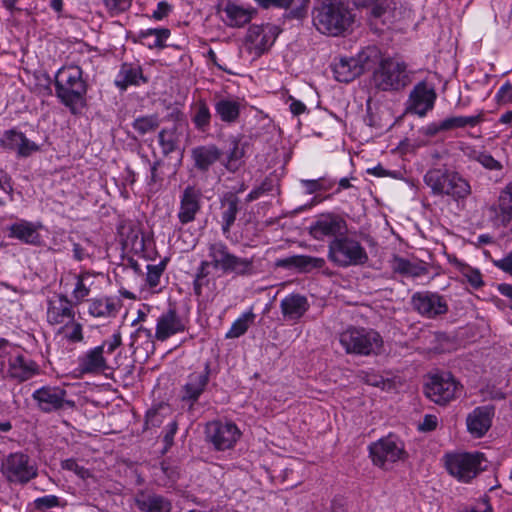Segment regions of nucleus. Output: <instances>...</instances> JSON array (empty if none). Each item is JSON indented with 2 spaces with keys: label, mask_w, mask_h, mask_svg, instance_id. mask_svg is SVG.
Masks as SVG:
<instances>
[{
  "label": "nucleus",
  "mask_w": 512,
  "mask_h": 512,
  "mask_svg": "<svg viewBox=\"0 0 512 512\" xmlns=\"http://www.w3.org/2000/svg\"><path fill=\"white\" fill-rule=\"evenodd\" d=\"M230 148L226 154V169L235 172L239 168V160L245 156V147L247 142H242L239 137H231L229 139Z\"/></svg>",
  "instance_id": "obj_41"
},
{
  "label": "nucleus",
  "mask_w": 512,
  "mask_h": 512,
  "mask_svg": "<svg viewBox=\"0 0 512 512\" xmlns=\"http://www.w3.org/2000/svg\"><path fill=\"white\" fill-rule=\"evenodd\" d=\"M135 505L141 512H171L172 503L163 495L139 491L135 497Z\"/></svg>",
  "instance_id": "obj_28"
},
{
  "label": "nucleus",
  "mask_w": 512,
  "mask_h": 512,
  "mask_svg": "<svg viewBox=\"0 0 512 512\" xmlns=\"http://www.w3.org/2000/svg\"><path fill=\"white\" fill-rule=\"evenodd\" d=\"M34 507L38 511H46L60 506V498L56 495H46L39 497L33 502Z\"/></svg>",
  "instance_id": "obj_54"
},
{
  "label": "nucleus",
  "mask_w": 512,
  "mask_h": 512,
  "mask_svg": "<svg viewBox=\"0 0 512 512\" xmlns=\"http://www.w3.org/2000/svg\"><path fill=\"white\" fill-rule=\"evenodd\" d=\"M61 467L64 470L74 472L81 479H86L91 476L90 471L87 468H85L84 466H80L77 463V461L73 458L63 460L61 462Z\"/></svg>",
  "instance_id": "obj_55"
},
{
  "label": "nucleus",
  "mask_w": 512,
  "mask_h": 512,
  "mask_svg": "<svg viewBox=\"0 0 512 512\" xmlns=\"http://www.w3.org/2000/svg\"><path fill=\"white\" fill-rule=\"evenodd\" d=\"M367 6H370V18L371 19H382L385 17L387 13V2H378L373 4H366Z\"/></svg>",
  "instance_id": "obj_62"
},
{
  "label": "nucleus",
  "mask_w": 512,
  "mask_h": 512,
  "mask_svg": "<svg viewBox=\"0 0 512 512\" xmlns=\"http://www.w3.org/2000/svg\"><path fill=\"white\" fill-rule=\"evenodd\" d=\"M109 11L120 13L127 11L131 5L132 0H103Z\"/></svg>",
  "instance_id": "obj_58"
},
{
  "label": "nucleus",
  "mask_w": 512,
  "mask_h": 512,
  "mask_svg": "<svg viewBox=\"0 0 512 512\" xmlns=\"http://www.w3.org/2000/svg\"><path fill=\"white\" fill-rule=\"evenodd\" d=\"M361 378L366 384L374 387L384 388L386 385V380L383 378V376L376 374L374 372H363Z\"/></svg>",
  "instance_id": "obj_60"
},
{
  "label": "nucleus",
  "mask_w": 512,
  "mask_h": 512,
  "mask_svg": "<svg viewBox=\"0 0 512 512\" xmlns=\"http://www.w3.org/2000/svg\"><path fill=\"white\" fill-rule=\"evenodd\" d=\"M160 470L165 479L162 480L163 486H172L179 477V472L176 467L167 465L165 462L161 463Z\"/></svg>",
  "instance_id": "obj_57"
},
{
  "label": "nucleus",
  "mask_w": 512,
  "mask_h": 512,
  "mask_svg": "<svg viewBox=\"0 0 512 512\" xmlns=\"http://www.w3.org/2000/svg\"><path fill=\"white\" fill-rule=\"evenodd\" d=\"M482 120L481 115L452 116L441 121V128L450 131L458 128L474 127Z\"/></svg>",
  "instance_id": "obj_43"
},
{
  "label": "nucleus",
  "mask_w": 512,
  "mask_h": 512,
  "mask_svg": "<svg viewBox=\"0 0 512 512\" xmlns=\"http://www.w3.org/2000/svg\"><path fill=\"white\" fill-rule=\"evenodd\" d=\"M165 265V262H161L157 265H147L146 281L151 288H154L159 284L160 277L165 270Z\"/></svg>",
  "instance_id": "obj_53"
},
{
  "label": "nucleus",
  "mask_w": 512,
  "mask_h": 512,
  "mask_svg": "<svg viewBox=\"0 0 512 512\" xmlns=\"http://www.w3.org/2000/svg\"><path fill=\"white\" fill-rule=\"evenodd\" d=\"M169 36L170 30L168 28H150L141 30L138 34L140 42L149 49L164 48L166 46L165 41Z\"/></svg>",
  "instance_id": "obj_38"
},
{
  "label": "nucleus",
  "mask_w": 512,
  "mask_h": 512,
  "mask_svg": "<svg viewBox=\"0 0 512 512\" xmlns=\"http://www.w3.org/2000/svg\"><path fill=\"white\" fill-rule=\"evenodd\" d=\"M208 260L200 263V274L209 275L210 268L220 271L223 274L227 272V266L231 258L232 252L227 244L223 241H215L207 246Z\"/></svg>",
  "instance_id": "obj_16"
},
{
  "label": "nucleus",
  "mask_w": 512,
  "mask_h": 512,
  "mask_svg": "<svg viewBox=\"0 0 512 512\" xmlns=\"http://www.w3.org/2000/svg\"><path fill=\"white\" fill-rule=\"evenodd\" d=\"M486 458L481 452L457 453L447 455L446 468L448 472L461 482L468 483L481 471L485 470L483 463Z\"/></svg>",
  "instance_id": "obj_6"
},
{
  "label": "nucleus",
  "mask_w": 512,
  "mask_h": 512,
  "mask_svg": "<svg viewBox=\"0 0 512 512\" xmlns=\"http://www.w3.org/2000/svg\"><path fill=\"white\" fill-rule=\"evenodd\" d=\"M240 436V430L230 421L214 420L208 422L205 427L206 441L217 451L233 448Z\"/></svg>",
  "instance_id": "obj_10"
},
{
  "label": "nucleus",
  "mask_w": 512,
  "mask_h": 512,
  "mask_svg": "<svg viewBox=\"0 0 512 512\" xmlns=\"http://www.w3.org/2000/svg\"><path fill=\"white\" fill-rule=\"evenodd\" d=\"M158 140L164 156H168L178 148L175 129H162L158 134Z\"/></svg>",
  "instance_id": "obj_49"
},
{
  "label": "nucleus",
  "mask_w": 512,
  "mask_h": 512,
  "mask_svg": "<svg viewBox=\"0 0 512 512\" xmlns=\"http://www.w3.org/2000/svg\"><path fill=\"white\" fill-rule=\"evenodd\" d=\"M47 321L52 325L70 323L75 312L72 302L63 294H57L48 300Z\"/></svg>",
  "instance_id": "obj_21"
},
{
  "label": "nucleus",
  "mask_w": 512,
  "mask_h": 512,
  "mask_svg": "<svg viewBox=\"0 0 512 512\" xmlns=\"http://www.w3.org/2000/svg\"><path fill=\"white\" fill-rule=\"evenodd\" d=\"M122 302L116 297H99L88 300V313L95 318L116 317Z\"/></svg>",
  "instance_id": "obj_30"
},
{
  "label": "nucleus",
  "mask_w": 512,
  "mask_h": 512,
  "mask_svg": "<svg viewBox=\"0 0 512 512\" xmlns=\"http://www.w3.org/2000/svg\"><path fill=\"white\" fill-rule=\"evenodd\" d=\"M7 231L10 238L18 239L26 244L40 245L41 243V236L31 222L21 220L12 223L7 227Z\"/></svg>",
  "instance_id": "obj_32"
},
{
  "label": "nucleus",
  "mask_w": 512,
  "mask_h": 512,
  "mask_svg": "<svg viewBox=\"0 0 512 512\" xmlns=\"http://www.w3.org/2000/svg\"><path fill=\"white\" fill-rule=\"evenodd\" d=\"M489 216L497 226H506L512 219V182L500 193L498 203L489 207Z\"/></svg>",
  "instance_id": "obj_26"
},
{
  "label": "nucleus",
  "mask_w": 512,
  "mask_h": 512,
  "mask_svg": "<svg viewBox=\"0 0 512 512\" xmlns=\"http://www.w3.org/2000/svg\"><path fill=\"white\" fill-rule=\"evenodd\" d=\"M65 327L70 330L66 334V338L70 342L77 343L83 340V328L80 323L72 320L70 323H65Z\"/></svg>",
  "instance_id": "obj_56"
},
{
  "label": "nucleus",
  "mask_w": 512,
  "mask_h": 512,
  "mask_svg": "<svg viewBox=\"0 0 512 512\" xmlns=\"http://www.w3.org/2000/svg\"><path fill=\"white\" fill-rule=\"evenodd\" d=\"M368 449L373 464L380 468H385L387 463H395L407 457L404 443L393 434L371 443Z\"/></svg>",
  "instance_id": "obj_7"
},
{
  "label": "nucleus",
  "mask_w": 512,
  "mask_h": 512,
  "mask_svg": "<svg viewBox=\"0 0 512 512\" xmlns=\"http://www.w3.org/2000/svg\"><path fill=\"white\" fill-rule=\"evenodd\" d=\"M40 374V366L36 361L23 353L10 354L6 377L18 384L31 380Z\"/></svg>",
  "instance_id": "obj_12"
},
{
  "label": "nucleus",
  "mask_w": 512,
  "mask_h": 512,
  "mask_svg": "<svg viewBox=\"0 0 512 512\" xmlns=\"http://www.w3.org/2000/svg\"><path fill=\"white\" fill-rule=\"evenodd\" d=\"M93 275V272L89 270H83L76 276V284L72 295L78 303L89 295L91 283L88 284L87 280Z\"/></svg>",
  "instance_id": "obj_48"
},
{
  "label": "nucleus",
  "mask_w": 512,
  "mask_h": 512,
  "mask_svg": "<svg viewBox=\"0 0 512 512\" xmlns=\"http://www.w3.org/2000/svg\"><path fill=\"white\" fill-rule=\"evenodd\" d=\"M147 82L144 77L142 68L138 64L123 63L115 80V85L120 90H126L130 85H139V81Z\"/></svg>",
  "instance_id": "obj_34"
},
{
  "label": "nucleus",
  "mask_w": 512,
  "mask_h": 512,
  "mask_svg": "<svg viewBox=\"0 0 512 512\" xmlns=\"http://www.w3.org/2000/svg\"><path fill=\"white\" fill-rule=\"evenodd\" d=\"M355 64L361 69V75L368 70L375 69L384 60L379 49L375 46H368L361 50L355 57Z\"/></svg>",
  "instance_id": "obj_40"
},
{
  "label": "nucleus",
  "mask_w": 512,
  "mask_h": 512,
  "mask_svg": "<svg viewBox=\"0 0 512 512\" xmlns=\"http://www.w3.org/2000/svg\"><path fill=\"white\" fill-rule=\"evenodd\" d=\"M122 343V337L120 331H116L112 337L105 340L101 346H104V352L111 354L113 353Z\"/></svg>",
  "instance_id": "obj_61"
},
{
  "label": "nucleus",
  "mask_w": 512,
  "mask_h": 512,
  "mask_svg": "<svg viewBox=\"0 0 512 512\" xmlns=\"http://www.w3.org/2000/svg\"><path fill=\"white\" fill-rule=\"evenodd\" d=\"M225 17L222 18L224 23L233 28H240L248 24L257 14L254 8H244L234 2L227 1L223 8Z\"/></svg>",
  "instance_id": "obj_29"
},
{
  "label": "nucleus",
  "mask_w": 512,
  "mask_h": 512,
  "mask_svg": "<svg viewBox=\"0 0 512 512\" xmlns=\"http://www.w3.org/2000/svg\"><path fill=\"white\" fill-rule=\"evenodd\" d=\"M32 399L44 413L75 407V402L67 399V391L60 386H43L33 392Z\"/></svg>",
  "instance_id": "obj_11"
},
{
  "label": "nucleus",
  "mask_w": 512,
  "mask_h": 512,
  "mask_svg": "<svg viewBox=\"0 0 512 512\" xmlns=\"http://www.w3.org/2000/svg\"><path fill=\"white\" fill-rule=\"evenodd\" d=\"M494 265L512 275V251L504 258L494 261Z\"/></svg>",
  "instance_id": "obj_64"
},
{
  "label": "nucleus",
  "mask_w": 512,
  "mask_h": 512,
  "mask_svg": "<svg viewBox=\"0 0 512 512\" xmlns=\"http://www.w3.org/2000/svg\"><path fill=\"white\" fill-rule=\"evenodd\" d=\"M310 304L306 296L292 293L280 302L281 313L286 320L297 321L309 310Z\"/></svg>",
  "instance_id": "obj_27"
},
{
  "label": "nucleus",
  "mask_w": 512,
  "mask_h": 512,
  "mask_svg": "<svg viewBox=\"0 0 512 512\" xmlns=\"http://www.w3.org/2000/svg\"><path fill=\"white\" fill-rule=\"evenodd\" d=\"M210 372V362H206L203 371L190 373L187 382L182 387L181 400L188 402L192 407L205 391L209 383Z\"/></svg>",
  "instance_id": "obj_17"
},
{
  "label": "nucleus",
  "mask_w": 512,
  "mask_h": 512,
  "mask_svg": "<svg viewBox=\"0 0 512 512\" xmlns=\"http://www.w3.org/2000/svg\"><path fill=\"white\" fill-rule=\"evenodd\" d=\"M436 98L437 94L434 87L426 81H420L409 94L407 111L423 117L433 109Z\"/></svg>",
  "instance_id": "obj_15"
},
{
  "label": "nucleus",
  "mask_w": 512,
  "mask_h": 512,
  "mask_svg": "<svg viewBox=\"0 0 512 512\" xmlns=\"http://www.w3.org/2000/svg\"><path fill=\"white\" fill-rule=\"evenodd\" d=\"M461 384L449 372L434 374L425 384V395L438 405H446L456 398Z\"/></svg>",
  "instance_id": "obj_9"
},
{
  "label": "nucleus",
  "mask_w": 512,
  "mask_h": 512,
  "mask_svg": "<svg viewBox=\"0 0 512 512\" xmlns=\"http://www.w3.org/2000/svg\"><path fill=\"white\" fill-rule=\"evenodd\" d=\"M493 417V406L476 407L466 418L468 432L476 438L483 437L490 429Z\"/></svg>",
  "instance_id": "obj_22"
},
{
  "label": "nucleus",
  "mask_w": 512,
  "mask_h": 512,
  "mask_svg": "<svg viewBox=\"0 0 512 512\" xmlns=\"http://www.w3.org/2000/svg\"><path fill=\"white\" fill-rule=\"evenodd\" d=\"M469 158L478 162L483 168L489 171H497L500 172L503 170L502 163L495 159L489 152L482 150H473Z\"/></svg>",
  "instance_id": "obj_45"
},
{
  "label": "nucleus",
  "mask_w": 512,
  "mask_h": 512,
  "mask_svg": "<svg viewBox=\"0 0 512 512\" xmlns=\"http://www.w3.org/2000/svg\"><path fill=\"white\" fill-rule=\"evenodd\" d=\"M496 99L499 103H507L512 100V84L510 82L504 83L499 88Z\"/></svg>",
  "instance_id": "obj_63"
},
{
  "label": "nucleus",
  "mask_w": 512,
  "mask_h": 512,
  "mask_svg": "<svg viewBox=\"0 0 512 512\" xmlns=\"http://www.w3.org/2000/svg\"><path fill=\"white\" fill-rule=\"evenodd\" d=\"M79 66L60 68L54 79L55 95L72 114L86 105L88 85Z\"/></svg>",
  "instance_id": "obj_2"
},
{
  "label": "nucleus",
  "mask_w": 512,
  "mask_h": 512,
  "mask_svg": "<svg viewBox=\"0 0 512 512\" xmlns=\"http://www.w3.org/2000/svg\"><path fill=\"white\" fill-rule=\"evenodd\" d=\"M190 153L193 167L200 173H207L224 155L222 149L212 143L198 145Z\"/></svg>",
  "instance_id": "obj_20"
},
{
  "label": "nucleus",
  "mask_w": 512,
  "mask_h": 512,
  "mask_svg": "<svg viewBox=\"0 0 512 512\" xmlns=\"http://www.w3.org/2000/svg\"><path fill=\"white\" fill-rule=\"evenodd\" d=\"M413 308L422 316L436 318L448 312L445 298L430 291L416 292L411 297Z\"/></svg>",
  "instance_id": "obj_14"
},
{
  "label": "nucleus",
  "mask_w": 512,
  "mask_h": 512,
  "mask_svg": "<svg viewBox=\"0 0 512 512\" xmlns=\"http://www.w3.org/2000/svg\"><path fill=\"white\" fill-rule=\"evenodd\" d=\"M240 112L241 104L237 100L221 98L215 103V113L224 123H236L239 119Z\"/></svg>",
  "instance_id": "obj_36"
},
{
  "label": "nucleus",
  "mask_w": 512,
  "mask_h": 512,
  "mask_svg": "<svg viewBox=\"0 0 512 512\" xmlns=\"http://www.w3.org/2000/svg\"><path fill=\"white\" fill-rule=\"evenodd\" d=\"M277 267L295 269L299 273H311L313 270H320L326 266V261L321 257L309 255H293L277 260Z\"/></svg>",
  "instance_id": "obj_25"
},
{
  "label": "nucleus",
  "mask_w": 512,
  "mask_h": 512,
  "mask_svg": "<svg viewBox=\"0 0 512 512\" xmlns=\"http://www.w3.org/2000/svg\"><path fill=\"white\" fill-rule=\"evenodd\" d=\"M334 77L338 82L349 83L361 75V69L353 57H341L332 65Z\"/></svg>",
  "instance_id": "obj_35"
},
{
  "label": "nucleus",
  "mask_w": 512,
  "mask_h": 512,
  "mask_svg": "<svg viewBox=\"0 0 512 512\" xmlns=\"http://www.w3.org/2000/svg\"><path fill=\"white\" fill-rule=\"evenodd\" d=\"M411 82L407 64L394 58H385L373 70L371 83L383 92H398Z\"/></svg>",
  "instance_id": "obj_3"
},
{
  "label": "nucleus",
  "mask_w": 512,
  "mask_h": 512,
  "mask_svg": "<svg viewBox=\"0 0 512 512\" xmlns=\"http://www.w3.org/2000/svg\"><path fill=\"white\" fill-rule=\"evenodd\" d=\"M22 136L23 133L16 131L15 129L7 130L0 139V145L7 150L18 151L20 141H23Z\"/></svg>",
  "instance_id": "obj_50"
},
{
  "label": "nucleus",
  "mask_w": 512,
  "mask_h": 512,
  "mask_svg": "<svg viewBox=\"0 0 512 512\" xmlns=\"http://www.w3.org/2000/svg\"><path fill=\"white\" fill-rule=\"evenodd\" d=\"M90 246L89 240H85L84 243L73 242L72 253L74 260L81 262L85 259L93 258L94 252Z\"/></svg>",
  "instance_id": "obj_52"
},
{
  "label": "nucleus",
  "mask_w": 512,
  "mask_h": 512,
  "mask_svg": "<svg viewBox=\"0 0 512 512\" xmlns=\"http://www.w3.org/2000/svg\"><path fill=\"white\" fill-rule=\"evenodd\" d=\"M328 259L340 268L363 266L368 260V254L362 244L344 234L334 238L328 245Z\"/></svg>",
  "instance_id": "obj_4"
},
{
  "label": "nucleus",
  "mask_w": 512,
  "mask_h": 512,
  "mask_svg": "<svg viewBox=\"0 0 512 512\" xmlns=\"http://www.w3.org/2000/svg\"><path fill=\"white\" fill-rule=\"evenodd\" d=\"M185 329L186 325L177 313L176 308L170 307L157 319L154 337L156 340L163 342L173 335L184 332Z\"/></svg>",
  "instance_id": "obj_19"
},
{
  "label": "nucleus",
  "mask_w": 512,
  "mask_h": 512,
  "mask_svg": "<svg viewBox=\"0 0 512 512\" xmlns=\"http://www.w3.org/2000/svg\"><path fill=\"white\" fill-rule=\"evenodd\" d=\"M312 21L321 34L338 37L351 30L355 15L342 0H321L313 8Z\"/></svg>",
  "instance_id": "obj_1"
},
{
  "label": "nucleus",
  "mask_w": 512,
  "mask_h": 512,
  "mask_svg": "<svg viewBox=\"0 0 512 512\" xmlns=\"http://www.w3.org/2000/svg\"><path fill=\"white\" fill-rule=\"evenodd\" d=\"M104 346H97L87 351L79 358V370L83 374H96L107 369V362L103 356Z\"/></svg>",
  "instance_id": "obj_31"
},
{
  "label": "nucleus",
  "mask_w": 512,
  "mask_h": 512,
  "mask_svg": "<svg viewBox=\"0 0 512 512\" xmlns=\"http://www.w3.org/2000/svg\"><path fill=\"white\" fill-rule=\"evenodd\" d=\"M202 191L195 186L188 185L180 198L178 219L181 224L193 222L201 210Z\"/></svg>",
  "instance_id": "obj_18"
},
{
  "label": "nucleus",
  "mask_w": 512,
  "mask_h": 512,
  "mask_svg": "<svg viewBox=\"0 0 512 512\" xmlns=\"http://www.w3.org/2000/svg\"><path fill=\"white\" fill-rule=\"evenodd\" d=\"M391 267L394 272L403 274V275H413L416 276L418 273L415 271L416 266L413 265L409 260L402 258L400 256H394L391 261Z\"/></svg>",
  "instance_id": "obj_51"
},
{
  "label": "nucleus",
  "mask_w": 512,
  "mask_h": 512,
  "mask_svg": "<svg viewBox=\"0 0 512 512\" xmlns=\"http://www.w3.org/2000/svg\"><path fill=\"white\" fill-rule=\"evenodd\" d=\"M261 8L286 10L284 18L302 20L307 16L310 0H254Z\"/></svg>",
  "instance_id": "obj_23"
},
{
  "label": "nucleus",
  "mask_w": 512,
  "mask_h": 512,
  "mask_svg": "<svg viewBox=\"0 0 512 512\" xmlns=\"http://www.w3.org/2000/svg\"><path fill=\"white\" fill-rule=\"evenodd\" d=\"M1 471L11 483L26 484L38 475L37 467L30 457L23 452L10 453L3 460Z\"/></svg>",
  "instance_id": "obj_8"
},
{
  "label": "nucleus",
  "mask_w": 512,
  "mask_h": 512,
  "mask_svg": "<svg viewBox=\"0 0 512 512\" xmlns=\"http://www.w3.org/2000/svg\"><path fill=\"white\" fill-rule=\"evenodd\" d=\"M444 191L442 196H449L455 201L467 199L472 192L469 181L456 171L451 172Z\"/></svg>",
  "instance_id": "obj_33"
},
{
  "label": "nucleus",
  "mask_w": 512,
  "mask_h": 512,
  "mask_svg": "<svg viewBox=\"0 0 512 512\" xmlns=\"http://www.w3.org/2000/svg\"><path fill=\"white\" fill-rule=\"evenodd\" d=\"M451 172L452 170L447 168H433L426 172L424 182L431 189L433 195L442 196Z\"/></svg>",
  "instance_id": "obj_37"
},
{
  "label": "nucleus",
  "mask_w": 512,
  "mask_h": 512,
  "mask_svg": "<svg viewBox=\"0 0 512 512\" xmlns=\"http://www.w3.org/2000/svg\"><path fill=\"white\" fill-rule=\"evenodd\" d=\"M160 125L159 118L156 114L137 117L133 123V129L141 136L154 132Z\"/></svg>",
  "instance_id": "obj_47"
},
{
  "label": "nucleus",
  "mask_w": 512,
  "mask_h": 512,
  "mask_svg": "<svg viewBox=\"0 0 512 512\" xmlns=\"http://www.w3.org/2000/svg\"><path fill=\"white\" fill-rule=\"evenodd\" d=\"M346 232V221L340 215L334 213L320 215L309 229L310 235L319 241L326 237L339 238Z\"/></svg>",
  "instance_id": "obj_13"
},
{
  "label": "nucleus",
  "mask_w": 512,
  "mask_h": 512,
  "mask_svg": "<svg viewBox=\"0 0 512 512\" xmlns=\"http://www.w3.org/2000/svg\"><path fill=\"white\" fill-rule=\"evenodd\" d=\"M241 209L242 201L236 193L226 192L220 198L221 230L224 235L230 233Z\"/></svg>",
  "instance_id": "obj_24"
},
{
  "label": "nucleus",
  "mask_w": 512,
  "mask_h": 512,
  "mask_svg": "<svg viewBox=\"0 0 512 512\" xmlns=\"http://www.w3.org/2000/svg\"><path fill=\"white\" fill-rule=\"evenodd\" d=\"M254 319L255 314L252 311L243 313L238 319H236L232 323L229 331L225 335V338L234 339L244 335L247 332L250 325L254 322Z\"/></svg>",
  "instance_id": "obj_44"
},
{
  "label": "nucleus",
  "mask_w": 512,
  "mask_h": 512,
  "mask_svg": "<svg viewBox=\"0 0 512 512\" xmlns=\"http://www.w3.org/2000/svg\"><path fill=\"white\" fill-rule=\"evenodd\" d=\"M256 273L254 257H240L232 253L225 274L249 277Z\"/></svg>",
  "instance_id": "obj_39"
},
{
  "label": "nucleus",
  "mask_w": 512,
  "mask_h": 512,
  "mask_svg": "<svg viewBox=\"0 0 512 512\" xmlns=\"http://www.w3.org/2000/svg\"><path fill=\"white\" fill-rule=\"evenodd\" d=\"M212 114L209 106L204 99H199L193 106L192 122L195 128L201 132H206L211 123Z\"/></svg>",
  "instance_id": "obj_42"
},
{
  "label": "nucleus",
  "mask_w": 512,
  "mask_h": 512,
  "mask_svg": "<svg viewBox=\"0 0 512 512\" xmlns=\"http://www.w3.org/2000/svg\"><path fill=\"white\" fill-rule=\"evenodd\" d=\"M279 32L280 30L277 26L266 24L265 31L261 34L259 42L254 45L256 53L261 55L267 51L274 44Z\"/></svg>",
  "instance_id": "obj_46"
},
{
  "label": "nucleus",
  "mask_w": 512,
  "mask_h": 512,
  "mask_svg": "<svg viewBox=\"0 0 512 512\" xmlns=\"http://www.w3.org/2000/svg\"><path fill=\"white\" fill-rule=\"evenodd\" d=\"M347 354L368 356L378 354L383 345L381 335L373 329L349 327L339 335Z\"/></svg>",
  "instance_id": "obj_5"
},
{
  "label": "nucleus",
  "mask_w": 512,
  "mask_h": 512,
  "mask_svg": "<svg viewBox=\"0 0 512 512\" xmlns=\"http://www.w3.org/2000/svg\"><path fill=\"white\" fill-rule=\"evenodd\" d=\"M22 138H23V141H20V146L17 151L19 156L28 157L33 152H36L39 150V146L36 143L30 141L24 134H23Z\"/></svg>",
  "instance_id": "obj_59"
}]
</instances>
